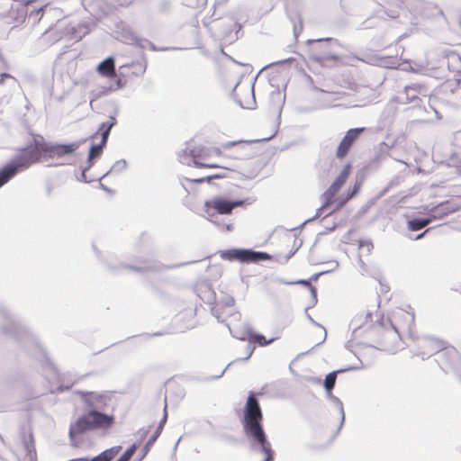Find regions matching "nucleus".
Returning a JSON list of instances; mask_svg holds the SVG:
<instances>
[{
    "instance_id": "1",
    "label": "nucleus",
    "mask_w": 461,
    "mask_h": 461,
    "mask_svg": "<svg viewBox=\"0 0 461 461\" xmlns=\"http://www.w3.org/2000/svg\"><path fill=\"white\" fill-rule=\"evenodd\" d=\"M79 395L88 411L70 425L69 434L71 437H77L87 431L107 430L114 425L115 416L113 413L101 411L112 405V394L107 393L80 392Z\"/></svg>"
},
{
    "instance_id": "2",
    "label": "nucleus",
    "mask_w": 461,
    "mask_h": 461,
    "mask_svg": "<svg viewBox=\"0 0 461 461\" xmlns=\"http://www.w3.org/2000/svg\"><path fill=\"white\" fill-rule=\"evenodd\" d=\"M264 415L258 400L254 393H249L244 408L241 423L245 435L257 446L265 455L264 461H274V450L268 441L263 427Z\"/></svg>"
},
{
    "instance_id": "3",
    "label": "nucleus",
    "mask_w": 461,
    "mask_h": 461,
    "mask_svg": "<svg viewBox=\"0 0 461 461\" xmlns=\"http://www.w3.org/2000/svg\"><path fill=\"white\" fill-rule=\"evenodd\" d=\"M43 138L34 139L32 143L18 150L14 159L0 170V187L13 178L18 171L29 168L44 159Z\"/></svg>"
},
{
    "instance_id": "4",
    "label": "nucleus",
    "mask_w": 461,
    "mask_h": 461,
    "mask_svg": "<svg viewBox=\"0 0 461 461\" xmlns=\"http://www.w3.org/2000/svg\"><path fill=\"white\" fill-rule=\"evenodd\" d=\"M222 152L218 148H210L201 145L189 144L178 154L179 161L182 164L191 166V161L196 167L203 168H224L232 170L230 167L221 166L212 161L215 157H221Z\"/></svg>"
},
{
    "instance_id": "5",
    "label": "nucleus",
    "mask_w": 461,
    "mask_h": 461,
    "mask_svg": "<svg viewBox=\"0 0 461 461\" xmlns=\"http://www.w3.org/2000/svg\"><path fill=\"white\" fill-rule=\"evenodd\" d=\"M353 322L356 330L363 329L371 332L374 339L382 345L394 340L398 334L392 324L380 321L378 312L361 314Z\"/></svg>"
},
{
    "instance_id": "6",
    "label": "nucleus",
    "mask_w": 461,
    "mask_h": 461,
    "mask_svg": "<svg viewBox=\"0 0 461 461\" xmlns=\"http://www.w3.org/2000/svg\"><path fill=\"white\" fill-rule=\"evenodd\" d=\"M350 171V166L347 165L330 186L322 194V208H327L335 204L334 210L340 209L350 198H352L360 189V184H356L352 192L345 199L336 198L337 194L347 181Z\"/></svg>"
},
{
    "instance_id": "7",
    "label": "nucleus",
    "mask_w": 461,
    "mask_h": 461,
    "mask_svg": "<svg viewBox=\"0 0 461 461\" xmlns=\"http://www.w3.org/2000/svg\"><path fill=\"white\" fill-rule=\"evenodd\" d=\"M221 258L229 261L258 263L259 261L270 260L273 258V256L266 252H257L251 249H232L223 251Z\"/></svg>"
},
{
    "instance_id": "8",
    "label": "nucleus",
    "mask_w": 461,
    "mask_h": 461,
    "mask_svg": "<svg viewBox=\"0 0 461 461\" xmlns=\"http://www.w3.org/2000/svg\"><path fill=\"white\" fill-rule=\"evenodd\" d=\"M243 201H232L222 196H216L205 201L204 210L209 216L215 213L230 214L234 208L243 205Z\"/></svg>"
},
{
    "instance_id": "9",
    "label": "nucleus",
    "mask_w": 461,
    "mask_h": 461,
    "mask_svg": "<svg viewBox=\"0 0 461 461\" xmlns=\"http://www.w3.org/2000/svg\"><path fill=\"white\" fill-rule=\"evenodd\" d=\"M79 148V142L68 144H51L43 140L41 149L44 152V159H59L73 155Z\"/></svg>"
},
{
    "instance_id": "10",
    "label": "nucleus",
    "mask_w": 461,
    "mask_h": 461,
    "mask_svg": "<svg viewBox=\"0 0 461 461\" xmlns=\"http://www.w3.org/2000/svg\"><path fill=\"white\" fill-rule=\"evenodd\" d=\"M330 41V39H327L311 41L310 58L318 62L335 59L336 56L331 50Z\"/></svg>"
},
{
    "instance_id": "11",
    "label": "nucleus",
    "mask_w": 461,
    "mask_h": 461,
    "mask_svg": "<svg viewBox=\"0 0 461 461\" xmlns=\"http://www.w3.org/2000/svg\"><path fill=\"white\" fill-rule=\"evenodd\" d=\"M116 118L111 116L106 122H104L100 125L97 133L101 134L102 140L98 145H94L91 147L89 151V160H92L101 155L103 148L106 145L110 131L112 128L116 124Z\"/></svg>"
},
{
    "instance_id": "12",
    "label": "nucleus",
    "mask_w": 461,
    "mask_h": 461,
    "mask_svg": "<svg viewBox=\"0 0 461 461\" xmlns=\"http://www.w3.org/2000/svg\"><path fill=\"white\" fill-rule=\"evenodd\" d=\"M364 131L365 128H354L346 132L336 151L338 158L341 159L347 156L354 142L359 138L360 134Z\"/></svg>"
},
{
    "instance_id": "13",
    "label": "nucleus",
    "mask_w": 461,
    "mask_h": 461,
    "mask_svg": "<svg viewBox=\"0 0 461 461\" xmlns=\"http://www.w3.org/2000/svg\"><path fill=\"white\" fill-rule=\"evenodd\" d=\"M21 445L23 448L25 450L26 455L32 458L36 455L35 451V442L32 431L31 429H23L21 431L20 435Z\"/></svg>"
},
{
    "instance_id": "14",
    "label": "nucleus",
    "mask_w": 461,
    "mask_h": 461,
    "mask_svg": "<svg viewBox=\"0 0 461 461\" xmlns=\"http://www.w3.org/2000/svg\"><path fill=\"white\" fill-rule=\"evenodd\" d=\"M96 71L103 77L113 78L116 77L114 59L109 57L102 61L96 68Z\"/></svg>"
},
{
    "instance_id": "15",
    "label": "nucleus",
    "mask_w": 461,
    "mask_h": 461,
    "mask_svg": "<svg viewBox=\"0 0 461 461\" xmlns=\"http://www.w3.org/2000/svg\"><path fill=\"white\" fill-rule=\"evenodd\" d=\"M248 141H238V142H230L227 144L224 149L229 151L227 156L232 157L236 159H240L242 158V150L245 149Z\"/></svg>"
},
{
    "instance_id": "16",
    "label": "nucleus",
    "mask_w": 461,
    "mask_h": 461,
    "mask_svg": "<svg viewBox=\"0 0 461 461\" xmlns=\"http://www.w3.org/2000/svg\"><path fill=\"white\" fill-rule=\"evenodd\" d=\"M247 339L250 344H257L260 347L267 346L274 341V339H267L264 335L255 332H249Z\"/></svg>"
},
{
    "instance_id": "17",
    "label": "nucleus",
    "mask_w": 461,
    "mask_h": 461,
    "mask_svg": "<svg viewBox=\"0 0 461 461\" xmlns=\"http://www.w3.org/2000/svg\"><path fill=\"white\" fill-rule=\"evenodd\" d=\"M431 219H413L408 221V229L412 231L420 230L431 222Z\"/></svg>"
},
{
    "instance_id": "18",
    "label": "nucleus",
    "mask_w": 461,
    "mask_h": 461,
    "mask_svg": "<svg viewBox=\"0 0 461 461\" xmlns=\"http://www.w3.org/2000/svg\"><path fill=\"white\" fill-rule=\"evenodd\" d=\"M120 451V447L111 448L104 451L96 457L93 458L92 461H111Z\"/></svg>"
},
{
    "instance_id": "19",
    "label": "nucleus",
    "mask_w": 461,
    "mask_h": 461,
    "mask_svg": "<svg viewBox=\"0 0 461 461\" xmlns=\"http://www.w3.org/2000/svg\"><path fill=\"white\" fill-rule=\"evenodd\" d=\"M166 421V417H164L163 420L159 423L158 427L157 428L156 431L154 432V434L150 437V438L148 440V442L146 443V446H145V451L146 453L149 450V448L152 447V445L155 443V441L157 440V438L159 437V435L161 434L162 432V429H163V427H164V423Z\"/></svg>"
},
{
    "instance_id": "20",
    "label": "nucleus",
    "mask_w": 461,
    "mask_h": 461,
    "mask_svg": "<svg viewBox=\"0 0 461 461\" xmlns=\"http://www.w3.org/2000/svg\"><path fill=\"white\" fill-rule=\"evenodd\" d=\"M336 382V373L332 372L326 375L324 380V387L325 389L330 392L333 389Z\"/></svg>"
},
{
    "instance_id": "21",
    "label": "nucleus",
    "mask_w": 461,
    "mask_h": 461,
    "mask_svg": "<svg viewBox=\"0 0 461 461\" xmlns=\"http://www.w3.org/2000/svg\"><path fill=\"white\" fill-rule=\"evenodd\" d=\"M225 176H226L225 174H215V175L209 176L207 177L194 179V180H193V182H194V183H203V182L210 183L212 179L223 178Z\"/></svg>"
},
{
    "instance_id": "22",
    "label": "nucleus",
    "mask_w": 461,
    "mask_h": 461,
    "mask_svg": "<svg viewBox=\"0 0 461 461\" xmlns=\"http://www.w3.org/2000/svg\"><path fill=\"white\" fill-rule=\"evenodd\" d=\"M236 98H237V100H238L239 104H240V106H241V107H243V108H246V109L250 108V105H251V104H252V103H253V100H250V99L246 100V101H243V100L240 98V95H239V93H238V92H236Z\"/></svg>"
},
{
    "instance_id": "23",
    "label": "nucleus",
    "mask_w": 461,
    "mask_h": 461,
    "mask_svg": "<svg viewBox=\"0 0 461 461\" xmlns=\"http://www.w3.org/2000/svg\"><path fill=\"white\" fill-rule=\"evenodd\" d=\"M423 89H424V87L421 85H414V86H407L405 88L407 94H409L411 91H414V92H417V93H421V91Z\"/></svg>"
},
{
    "instance_id": "24",
    "label": "nucleus",
    "mask_w": 461,
    "mask_h": 461,
    "mask_svg": "<svg viewBox=\"0 0 461 461\" xmlns=\"http://www.w3.org/2000/svg\"><path fill=\"white\" fill-rule=\"evenodd\" d=\"M136 451V446L132 445L131 447H129L124 453L123 456L128 457V459H131V456L134 455Z\"/></svg>"
},
{
    "instance_id": "25",
    "label": "nucleus",
    "mask_w": 461,
    "mask_h": 461,
    "mask_svg": "<svg viewBox=\"0 0 461 461\" xmlns=\"http://www.w3.org/2000/svg\"><path fill=\"white\" fill-rule=\"evenodd\" d=\"M9 77H12L7 73H3L2 75H0V84L3 83L5 78H9Z\"/></svg>"
},
{
    "instance_id": "26",
    "label": "nucleus",
    "mask_w": 461,
    "mask_h": 461,
    "mask_svg": "<svg viewBox=\"0 0 461 461\" xmlns=\"http://www.w3.org/2000/svg\"><path fill=\"white\" fill-rule=\"evenodd\" d=\"M128 457L124 456L123 455L117 460V461H129Z\"/></svg>"
},
{
    "instance_id": "27",
    "label": "nucleus",
    "mask_w": 461,
    "mask_h": 461,
    "mask_svg": "<svg viewBox=\"0 0 461 461\" xmlns=\"http://www.w3.org/2000/svg\"><path fill=\"white\" fill-rule=\"evenodd\" d=\"M128 457L124 456L123 455L117 460V461H129Z\"/></svg>"
},
{
    "instance_id": "28",
    "label": "nucleus",
    "mask_w": 461,
    "mask_h": 461,
    "mask_svg": "<svg viewBox=\"0 0 461 461\" xmlns=\"http://www.w3.org/2000/svg\"><path fill=\"white\" fill-rule=\"evenodd\" d=\"M292 255H293L292 253H289V254L284 256L283 258L285 260H288L292 257Z\"/></svg>"
},
{
    "instance_id": "29",
    "label": "nucleus",
    "mask_w": 461,
    "mask_h": 461,
    "mask_svg": "<svg viewBox=\"0 0 461 461\" xmlns=\"http://www.w3.org/2000/svg\"><path fill=\"white\" fill-rule=\"evenodd\" d=\"M424 234H425V232H423V233H421V234L418 235V236H417V239H420V238H422V237L424 236Z\"/></svg>"
},
{
    "instance_id": "30",
    "label": "nucleus",
    "mask_w": 461,
    "mask_h": 461,
    "mask_svg": "<svg viewBox=\"0 0 461 461\" xmlns=\"http://www.w3.org/2000/svg\"><path fill=\"white\" fill-rule=\"evenodd\" d=\"M249 95L253 96L252 91H248Z\"/></svg>"
},
{
    "instance_id": "31",
    "label": "nucleus",
    "mask_w": 461,
    "mask_h": 461,
    "mask_svg": "<svg viewBox=\"0 0 461 461\" xmlns=\"http://www.w3.org/2000/svg\"><path fill=\"white\" fill-rule=\"evenodd\" d=\"M459 25H460V27H461V17H460V20H459Z\"/></svg>"
}]
</instances>
